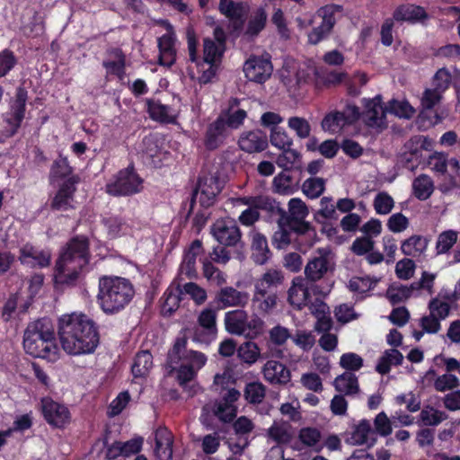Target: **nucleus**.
<instances>
[{
    "mask_svg": "<svg viewBox=\"0 0 460 460\" xmlns=\"http://www.w3.org/2000/svg\"><path fill=\"white\" fill-rule=\"evenodd\" d=\"M213 237L224 246H236L242 239V233L236 223L231 218L217 220L211 226Z\"/></svg>",
    "mask_w": 460,
    "mask_h": 460,
    "instance_id": "1a4fd4ad",
    "label": "nucleus"
},
{
    "mask_svg": "<svg viewBox=\"0 0 460 460\" xmlns=\"http://www.w3.org/2000/svg\"><path fill=\"white\" fill-rule=\"evenodd\" d=\"M224 325L229 334L252 340L261 333L264 322L255 314L251 316L244 308H237L225 314Z\"/></svg>",
    "mask_w": 460,
    "mask_h": 460,
    "instance_id": "39448f33",
    "label": "nucleus"
},
{
    "mask_svg": "<svg viewBox=\"0 0 460 460\" xmlns=\"http://www.w3.org/2000/svg\"><path fill=\"white\" fill-rule=\"evenodd\" d=\"M250 300V294L232 286L222 287L215 295L214 302L219 309L244 308Z\"/></svg>",
    "mask_w": 460,
    "mask_h": 460,
    "instance_id": "f8f14e48",
    "label": "nucleus"
},
{
    "mask_svg": "<svg viewBox=\"0 0 460 460\" xmlns=\"http://www.w3.org/2000/svg\"><path fill=\"white\" fill-rule=\"evenodd\" d=\"M374 433L370 422L363 420L354 427L349 440L352 445L371 444L374 440Z\"/></svg>",
    "mask_w": 460,
    "mask_h": 460,
    "instance_id": "ea45409f",
    "label": "nucleus"
},
{
    "mask_svg": "<svg viewBox=\"0 0 460 460\" xmlns=\"http://www.w3.org/2000/svg\"><path fill=\"white\" fill-rule=\"evenodd\" d=\"M282 153L277 157L276 164L285 171L300 168L302 165L301 154L291 146L281 150Z\"/></svg>",
    "mask_w": 460,
    "mask_h": 460,
    "instance_id": "79ce46f5",
    "label": "nucleus"
},
{
    "mask_svg": "<svg viewBox=\"0 0 460 460\" xmlns=\"http://www.w3.org/2000/svg\"><path fill=\"white\" fill-rule=\"evenodd\" d=\"M386 111L396 117L404 119H410L415 113V110L406 100L393 99L389 101Z\"/></svg>",
    "mask_w": 460,
    "mask_h": 460,
    "instance_id": "49530a36",
    "label": "nucleus"
},
{
    "mask_svg": "<svg viewBox=\"0 0 460 460\" xmlns=\"http://www.w3.org/2000/svg\"><path fill=\"white\" fill-rule=\"evenodd\" d=\"M27 93L19 88L15 94V100L11 105L10 111L5 114V121L10 126V131L13 134L20 127L25 114Z\"/></svg>",
    "mask_w": 460,
    "mask_h": 460,
    "instance_id": "5701e85b",
    "label": "nucleus"
},
{
    "mask_svg": "<svg viewBox=\"0 0 460 460\" xmlns=\"http://www.w3.org/2000/svg\"><path fill=\"white\" fill-rule=\"evenodd\" d=\"M429 313L438 319L445 320L450 313V305L438 296L432 298L429 303Z\"/></svg>",
    "mask_w": 460,
    "mask_h": 460,
    "instance_id": "774afa93",
    "label": "nucleus"
},
{
    "mask_svg": "<svg viewBox=\"0 0 460 460\" xmlns=\"http://www.w3.org/2000/svg\"><path fill=\"white\" fill-rule=\"evenodd\" d=\"M458 233L454 230L442 232L437 240L436 250L438 254L447 252L457 242Z\"/></svg>",
    "mask_w": 460,
    "mask_h": 460,
    "instance_id": "6e6d98bb",
    "label": "nucleus"
},
{
    "mask_svg": "<svg viewBox=\"0 0 460 460\" xmlns=\"http://www.w3.org/2000/svg\"><path fill=\"white\" fill-rule=\"evenodd\" d=\"M237 358L242 363L251 367L261 358V349L256 342L246 341L237 348Z\"/></svg>",
    "mask_w": 460,
    "mask_h": 460,
    "instance_id": "c9c22d12",
    "label": "nucleus"
},
{
    "mask_svg": "<svg viewBox=\"0 0 460 460\" xmlns=\"http://www.w3.org/2000/svg\"><path fill=\"white\" fill-rule=\"evenodd\" d=\"M386 297L392 305L401 304L410 297L409 289L404 285L393 284L386 291Z\"/></svg>",
    "mask_w": 460,
    "mask_h": 460,
    "instance_id": "e2e57ef3",
    "label": "nucleus"
},
{
    "mask_svg": "<svg viewBox=\"0 0 460 460\" xmlns=\"http://www.w3.org/2000/svg\"><path fill=\"white\" fill-rule=\"evenodd\" d=\"M186 346L187 338L185 336L177 337L172 348L168 352L167 366L171 371L177 369L181 361L186 362L196 372L205 366L207 362L205 354L195 350H187Z\"/></svg>",
    "mask_w": 460,
    "mask_h": 460,
    "instance_id": "6e6552de",
    "label": "nucleus"
},
{
    "mask_svg": "<svg viewBox=\"0 0 460 460\" xmlns=\"http://www.w3.org/2000/svg\"><path fill=\"white\" fill-rule=\"evenodd\" d=\"M134 294L133 285L125 278L103 276L99 279L97 301L105 314H113L123 310Z\"/></svg>",
    "mask_w": 460,
    "mask_h": 460,
    "instance_id": "20e7f679",
    "label": "nucleus"
},
{
    "mask_svg": "<svg viewBox=\"0 0 460 460\" xmlns=\"http://www.w3.org/2000/svg\"><path fill=\"white\" fill-rule=\"evenodd\" d=\"M373 205L376 214L387 215L392 211L394 201L386 192H380L375 197Z\"/></svg>",
    "mask_w": 460,
    "mask_h": 460,
    "instance_id": "0e129e2a",
    "label": "nucleus"
},
{
    "mask_svg": "<svg viewBox=\"0 0 460 460\" xmlns=\"http://www.w3.org/2000/svg\"><path fill=\"white\" fill-rule=\"evenodd\" d=\"M240 102L236 98L229 100L228 108L223 111L219 118H222L225 124L230 129H237L243 124L247 117V112L239 107Z\"/></svg>",
    "mask_w": 460,
    "mask_h": 460,
    "instance_id": "cd10ccee",
    "label": "nucleus"
},
{
    "mask_svg": "<svg viewBox=\"0 0 460 460\" xmlns=\"http://www.w3.org/2000/svg\"><path fill=\"white\" fill-rule=\"evenodd\" d=\"M290 338L291 333L287 327L280 324L272 327L269 331V340L267 341L268 352L265 358H282L284 353L280 347L284 346Z\"/></svg>",
    "mask_w": 460,
    "mask_h": 460,
    "instance_id": "aec40b11",
    "label": "nucleus"
},
{
    "mask_svg": "<svg viewBox=\"0 0 460 460\" xmlns=\"http://www.w3.org/2000/svg\"><path fill=\"white\" fill-rule=\"evenodd\" d=\"M459 385L458 377L450 373L438 376L434 381V387L438 392L453 390L458 387Z\"/></svg>",
    "mask_w": 460,
    "mask_h": 460,
    "instance_id": "338daca9",
    "label": "nucleus"
},
{
    "mask_svg": "<svg viewBox=\"0 0 460 460\" xmlns=\"http://www.w3.org/2000/svg\"><path fill=\"white\" fill-rule=\"evenodd\" d=\"M213 412L221 421L230 422L235 417L236 409L234 405L220 401L214 404Z\"/></svg>",
    "mask_w": 460,
    "mask_h": 460,
    "instance_id": "69168bd1",
    "label": "nucleus"
},
{
    "mask_svg": "<svg viewBox=\"0 0 460 460\" xmlns=\"http://www.w3.org/2000/svg\"><path fill=\"white\" fill-rule=\"evenodd\" d=\"M261 373L264 379L271 385H286L290 381L289 369L279 361L269 359L263 365Z\"/></svg>",
    "mask_w": 460,
    "mask_h": 460,
    "instance_id": "4be33fe9",
    "label": "nucleus"
},
{
    "mask_svg": "<svg viewBox=\"0 0 460 460\" xmlns=\"http://www.w3.org/2000/svg\"><path fill=\"white\" fill-rule=\"evenodd\" d=\"M62 349L70 355L93 353L99 344V334L93 320L84 314H65L58 321Z\"/></svg>",
    "mask_w": 460,
    "mask_h": 460,
    "instance_id": "f257e3e1",
    "label": "nucleus"
},
{
    "mask_svg": "<svg viewBox=\"0 0 460 460\" xmlns=\"http://www.w3.org/2000/svg\"><path fill=\"white\" fill-rule=\"evenodd\" d=\"M229 129L223 119L218 117L208 128L206 134L207 147L208 149H216L222 145L229 135Z\"/></svg>",
    "mask_w": 460,
    "mask_h": 460,
    "instance_id": "c756f323",
    "label": "nucleus"
},
{
    "mask_svg": "<svg viewBox=\"0 0 460 460\" xmlns=\"http://www.w3.org/2000/svg\"><path fill=\"white\" fill-rule=\"evenodd\" d=\"M146 103L148 113L153 119L165 123L175 121L176 114L170 106L155 100H148Z\"/></svg>",
    "mask_w": 460,
    "mask_h": 460,
    "instance_id": "72a5a7b5",
    "label": "nucleus"
},
{
    "mask_svg": "<svg viewBox=\"0 0 460 460\" xmlns=\"http://www.w3.org/2000/svg\"><path fill=\"white\" fill-rule=\"evenodd\" d=\"M403 360L402 354L396 349H386L378 359L376 370L381 374L385 375L389 373L392 366H399Z\"/></svg>",
    "mask_w": 460,
    "mask_h": 460,
    "instance_id": "a19ab883",
    "label": "nucleus"
},
{
    "mask_svg": "<svg viewBox=\"0 0 460 460\" xmlns=\"http://www.w3.org/2000/svg\"><path fill=\"white\" fill-rule=\"evenodd\" d=\"M365 111L363 119L365 123L370 128H386V106L382 104L381 96L377 95L373 99L365 100Z\"/></svg>",
    "mask_w": 460,
    "mask_h": 460,
    "instance_id": "4468645a",
    "label": "nucleus"
},
{
    "mask_svg": "<svg viewBox=\"0 0 460 460\" xmlns=\"http://www.w3.org/2000/svg\"><path fill=\"white\" fill-rule=\"evenodd\" d=\"M54 326L48 318L30 323L24 332L23 348L34 358L56 360L58 348L55 342Z\"/></svg>",
    "mask_w": 460,
    "mask_h": 460,
    "instance_id": "7ed1b4c3",
    "label": "nucleus"
},
{
    "mask_svg": "<svg viewBox=\"0 0 460 460\" xmlns=\"http://www.w3.org/2000/svg\"><path fill=\"white\" fill-rule=\"evenodd\" d=\"M288 223L302 221L309 214L306 204L299 198H293L288 203Z\"/></svg>",
    "mask_w": 460,
    "mask_h": 460,
    "instance_id": "a18cd8bd",
    "label": "nucleus"
},
{
    "mask_svg": "<svg viewBox=\"0 0 460 460\" xmlns=\"http://www.w3.org/2000/svg\"><path fill=\"white\" fill-rule=\"evenodd\" d=\"M19 260L22 264L44 268L50 264L51 252L48 249H40L31 243H25L20 248Z\"/></svg>",
    "mask_w": 460,
    "mask_h": 460,
    "instance_id": "dca6fc26",
    "label": "nucleus"
},
{
    "mask_svg": "<svg viewBox=\"0 0 460 460\" xmlns=\"http://www.w3.org/2000/svg\"><path fill=\"white\" fill-rule=\"evenodd\" d=\"M393 16L398 22H416L426 18V12L420 6L407 4L397 7Z\"/></svg>",
    "mask_w": 460,
    "mask_h": 460,
    "instance_id": "4c0bfd02",
    "label": "nucleus"
},
{
    "mask_svg": "<svg viewBox=\"0 0 460 460\" xmlns=\"http://www.w3.org/2000/svg\"><path fill=\"white\" fill-rule=\"evenodd\" d=\"M238 145L246 153H259L267 148L268 137L261 130L245 131L241 134Z\"/></svg>",
    "mask_w": 460,
    "mask_h": 460,
    "instance_id": "393cba45",
    "label": "nucleus"
},
{
    "mask_svg": "<svg viewBox=\"0 0 460 460\" xmlns=\"http://www.w3.org/2000/svg\"><path fill=\"white\" fill-rule=\"evenodd\" d=\"M420 419L426 426H438L447 419V414L432 406H425L420 413Z\"/></svg>",
    "mask_w": 460,
    "mask_h": 460,
    "instance_id": "09e8293b",
    "label": "nucleus"
},
{
    "mask_svg": "<svg viewBox=\"0 0 460 460\" xmlns=\"http://www.w3.org/2000/svg\"><path fill=\"white\" fill-rule=\"evenodd\" d=\"M111 54L115 58L112 61H104L103 66L108 72L121 75L124 74L126 58L122 50L119 49H114L111 51Z\"/></svg>",
    "mask_w": 460,
    "mask_h": 460,
    "instance_id": "5fc2aeb1",
    "label": "nucleus"
},
{
    "mask_svg": "<svg viewBox=\"0 0 460 460\" xmlns=\"http://www.w3.org/2000/svg\"><path fill=\"white\" fill-rule=\"evenodd\" d=\"M272 65L268 58L251 57L243 65L245 77L258 84L264 83L272 74Z\"/></svg>",
    "mask_w": 460,
    "mask_h": 460,
    "instance_id": "ddd939ff",
    "label": "nucleus"
},
{
    "mask_svg": "<svg viewBox=\"0 0 460 460\" xmlns=\"http://www.w3.org/2000/svg\"><path fill=\"white\" fill-rule=\"evenodd\" d=\"M198 323L208 333L215 334L217 332V312L212 308L203 309L199 314Z\"/></svg>",
    "mask_w": 460,
    "mask_h": 460,
    "instance_id": "4d7b16f0",
    "label": "nucleus"
},
{
    "mask_svg": "<svg viewBox=\"0 0 460 460\" xmlns=\"http://www.w3.org/2000/svg\"><path fill=\"white\" fill-rule=\"evenodd\" d=\"M155 454L160 460H170L172 456V436L167 429L155 433Z\"/></svg>",
    "mask_w": 460,
    "mask_h": 460,
    "instance_id": "473e14b6",
    "label": "nucleus"
},
{
    "mask_svg": "<svg viewBox=\"0 0 460 460\" xmlns=\"http://www.w3.org/2000/svg\"><path fill=\"white\" fill-rule=\"evenodd\" d=\"M346 124L345 119L341 111L328 113L322 120L321 126L324 131L336 133L340 131Z\"/></svg>",
    "mask_w": 460,
    "mask_h": 460,
    "instance_id": "603ef678",
    "label": "nucleus"
},
{
    "mask_svg": "<svg viewBox=\"0 0 460 460\" xmlns=\"http://www.w3.org/2000/svg\"><path fill=\"white\" fill-rule=\"evenodd\" d=\"M250 235L252 239V259L258 265L267 263L270 258L271 252L269 249L266 237L257 231H252Z\"/></svg>",
    "mask_w": 460,
    "mask_h": 460,
    "instance_id": "c85d7f7f",
    "label": "nucleus"
},
{
    "mask_svg": "<svg viewBox=\"0 0 460 460\" xmlns=\"http://www.w3.org/2000/svg\"><path fill=\"white\" fill-rule=\"evenodd\" d=\"M41 411L46 421L55 428H64L71 420L68 408L49 397L41 399Z\"/></svg>",
    "mask_w": 460,
    "mask_h": 460,
    "instance_id": "9d476101",
    "label": "nucleus"
},
{
    "mask_svg": "<svg viewBox=\"0 0 460 460\" xmlns=\"http://www.w3.org/2000/svg\"><path fill=\"white\" fill-rule=\"evenodd\" d=\"M429 240L420 234H413L401 243L402 252L408 257L419 259L425 255Z\"/></svg>",
    "mask_w": 460,
    "mask_h": 460,
    "instance_id": "7c9ffc66",
    "label": "nucleus"
},
{
    "mask_svg": "<svg viewBox=\"0 0 460 460\" xmlns=\"http://www.w3.org/2000/svg\"><path fill=\"white\" fill-rule=\"evenodd\" d=\"M266 438L279 446L288 445L294 438L293 427L288 420H275L266 430Z\"/></svg>",
    "mask_w": 460,
    "mask_h": 460,
    "instance_id": "b1692460",
    "label": "nucleus"
},
{
    "mask_svg": "<svg viewBox=\"0 0 460 460\" xmlns=\"http://www.w3.org/2000/svg\"><path fill=\"white\" fill-rule=\"evenodd\" d=\"M270 143L273 146L283 150L293 146V139L285 130L273 128L270 130Z\"/></svg>",
    "mask_w": 460,
    "mask_h": 460,
    "instance_id": "680f3d73",
    "label": "nucleus"
},
{
    "mask_svg": "<svg viewBox=\"0 0 460 460\" xmlns=\"http://www.w3.org/2000/svg\"><path fill=\"white\" fill-rule=\"evenodd\" d=\"M284 273L281 270L276 268L267 269L254 281L253 290L264 293H275L274 289L278 288L284 282Z\"/></svg>",
    "mask_w": 460,
    "mask_h": 460,
    "instance_id": "a878e982",
    "label": "nucleus"
},
{
    "mask_svg": "<svg viewBox=\"0 0 460 460\" xmlns=\"http://www.w3.org/2000/svg\"><path fill=\"white\" fill-rule=\"evenodd\" d=\"M413 195L420 200L428 199L434 191V182L427 174H420L412 182Z\"/></svg>",
    "mask_w": 460,
    "mask_h": 460,
    "instance_id": "37998d69",
    "label": "nucleus"
},
{
    "mask_svg": "<svg viewBox=\"0 0 460 460\" xmlns=\"http://www.w3.org/2000/svg\"><path fill=\"white\" fill-rule=\"evenodd\" d=\"M305 280L301 278L293 279L292 286L288 289V300L291 305L301 309L305 306L310 297L308 288L305 284Z\"/></svg>",
    "mask_w": 460,
    "mask_h": 460,
    "instance_id": "2f4dec72",
    "label": "nucleus"
},
{
    "mask_svg": "<svg viewBox=\"0 0 460 460\" xmlns=\"http://www.w3.org/2000/svg\"><path fill=\"white\" fill-rule=\"evenodd\" d=\"M378 279L369 277H353L349 279L348 288L354 293L363 294L373 289Z\"/></svg>",
    "mask_w": 460,
    "mask_h": 460,
    "instance_id": "864d4df0",
    "label": "nucleus"
},
{
    "mask_svg": "<svg viewBox=\"0 0 460 460\" xmlns=\"http://www.w3.org/2000/svg\"><path fill=\"white\" fill-rule=\"evenodd\" d=\"M79 181L78 176L68 178L54 196L50 208L54 210L66 211L74 208V193L75 184Z\"/></svg>",
    "mask_w": 460,
    "mask_h": 460,
    "instance_id": "f3484780",
    "label": "nucleus"
},
{
    "mask_svg": "<svg viewBox=\"0 0 460 460\" xmlns=\"http://www.w3.org/2000/svg\"><path fill=\"white\" fill-rule=\"evenodd\" d=\"M266 394V387L261 382H252L245 385L243 395L246 401L252 404L261 403Z\"/></svg>",
    "mask_w": 460,
    "mask_h": 460,
    "instance_id": "8fccbe9b",
    "label": "nucleus"
},
{
    "mask_svg": "<svg viewBox=\"0 0 460 460\" xmlns=\"http://www.w3.org/2000/svg\"><path fill=\"white\" fill-rule=\"evenodd\" d=\"M341 5L327 4L325 6L321 7L317 11V14L323 19L322 23L325 24L331 29H333L336 23V14L341 13Z\"/></svg>",
    "mask_w": 460,
    "mask_h": 460,
    "instance_id": "bf43d9fd",
    "label": "nucleus"
},
{
    "mask_svg": "<svg viewBox=\"0 0 460 460\" xmlns=\"http://www.w3.org/2000/svg\"><path fill=\"white\" fill-rule=\"evenodd\" d=\"M296 450L309 449L314 452H320L322 446V432L316 427H303L296 436V442L294 447Z\"/></svg>",
    "mask_w": 460,
    "mask_h": 460,
    "instance_id": "412c9836",
    "label": "nucleus"
},
{
    "mask_svg": "<svg viewBox=\"0 0 460 460\" xmlns=\"http://www.w3.org/2000/svg\"><path fill=\"white\" fill-rule=\"evenodd\" d=\"M153 366L152 354L148 350H142L136 355L131 371L135 378H144L150 373Z\"/></svg>",
    "mask_w": 460,
    "mask_h": 460,
    "instance_id": "58836bf2",
    "label": "nucleus"
},
{
    "mask_svg": "<svg viewBox=\"0 0 460 460\" xmlns=\"http://www.w3.org/2000/svg\"><path fill=\"white\" fill-rule=\"evenodd\" d=\"M218 8L221 13L231 21L234 31L242 30L243 17L247 12L246 5L243 3H235L233 0H220Z\"/></svg>",
    "mask_w": 460,
    "mask_h": 460,
    "instance_id": "bb28decb",
    "label": "nucleus"
},
{
    "mask_svg": "<svg viewBox=\"0 0 460 460\" xmlns=\"http://www.w3.org/2000/svg\"><path fill=\"white\" fill-rule=\"evenodd\" d=\"M182 290L180 284L176 286L171 285L164 292L162 297V314L164 315H171L175 312L181 300Z\"/></svg>",
    "mask_w": 460,
    "mask_h": 460,
    "instance_id": "f704fd0d",
    "label": "nucleus"
},
{
    "mask_svg": "<svg viewBox=\"0 0 460 460\" xmlns=\"http://www.w3.org/2000/svg\"><path fill=\"white\" fill-rule=\"evenodd\" d=\"M336 267L335 256L328 246L317 248L308 259L304 274L306 283L314 284L332 275Z\"/></svg>",
    "mask_w": 460,
    "mask_h": 460,
    "instance_id": "423d86ee",
    "label": "nucleus"
},
{
    "mask_svg": "<svg viewBox=\"0 0 460 460\" xmlns=\"http://www.w3.org/2000/svg\"><path fill=\"white\" fill-rule=\"evenodd\" d=\"M88 262L89 243L87 238L77 236L72 239L56 262L55 283L58 285L73 284Z\"/></svg>",
    "mask_w": 460,
    "mask_h": 460,
    "instance_id": "f03ea898",
    "label": "nucleus"
},
{
    "mask_svg": "<svg viewBox=\"0 0 460 460\" xmlns=\"http://www.w3.org/2000/svg\"><path fill=\"white\" fill-rule=\"evenodd\" d=\"M203 252L202 242L199 239L190 243L189 247L184 251L183 258L179 268L178 277L182 279H196L198 277L197 271V258Z\"/></svg>",
    "mask_w": 460,
    "mask_h": 460,
    "instance_id": "2eb2a0df",
    "label": "nucleus"
},
{
    "mask_svg": "<svg viewBox=\"0 0 460 460\" xmlns=\"http://www.w3.org/2000/svg\"><path fill=\"white\" fill-rule=\"evenodd\" d=\"M325 190V181L323 178L311 177L302 185V190L310 199L320 197Z\"/></svg>",
    "mask_w": 460,
    "mask_h": 460,
    "instance_id": "3c124183",
    "label": "nucleus"
},
{
    "mask_svg": "<svg viewBox=\"0 0 460 460\" xmlns=\"http://www.w3.org/2000/svg\"><path fill=\"white\" fill-rule=\"evenodd\" d=\"M143 179L131 166L119 171L106 184V191L110 195L131 196L141 192Z\"/></svg>",
    "mask_w": 460,
    "mask_h": 460,
    "instance_id": "0eeeda50",
    "label": "nucleus"
},
{
    "mask_svg": "<svg viewBox=\"0 0 460 460\" xmlns=\"http://www.w3.org/2000/svg\"><path fill=\"white\" fill-rule=\"evenodd\" d=\"M266 20V12L261 8L258 9L249 20L245 33L252 37L258 35L265 27Z\"/></svg>",
    "mask_w": 460,
    "mask_h": 460,
    "instance_id": "13d9d810",
    "label": "nucleus"
},
{
    "mask_svg": "<svg viewBox=\"0 0 460 460\" xmlns=\"http://www.w3.org/2000/svg\"><path fill=\"white\" fill-rule=\"evenodd\" d=\"M221 182L216 176L210 175L200 178L192 195V203L198 201L202 207H210L214 203L217 195L221 191Z\"/></svg>",
    "mask_w": 460,
    "mask_h": 460,
    "instance_id": "9b49d317",
    "label": "nucleus"
},
{
    "mask_svg": "<svg viewBox=\"0 0 460 460\" xmlns=\"http://www.w3.org/2000/svg\"><path fill=\"white\" fill-rule=\"evenodd\" d=\"M335 389L344 395H354L359 391L358 377L351 372H345L334 379Z\"/></svg>",
    "mask_w": 460,
    "mask_h": 460,
    "instance_id": "e433bc0d",
    "label": "nucleus"
},
{
    "mask_svg": "<svg viewBox=\"0 0 460 460\" xmlns=\"http://www.w3.org/2000/svg\"><path fill=\"white\" fill-rule=\"evenodd\" d=\"M288 126L299 138L305 139L310 136L311 126L305 118L290 117L288 120Z\"/></svg>",
    "mask_w": 460,
    "mask_h": 460,
    "instance_id": "052dcab7",
    "label": "nucleus"
},
{
    "mask_svg": "<svg viewBox=\"0 0 460 460\" xmlns=\"http://www.w3.org/2000/svg\"><path fill=\"white\" fill-rule=\"evenodd\" d=\"M204 278L216 286H223L226 283V275L216 267L208 258L201 261Z\"/></svg>",
    "mask_w": 460,
    "mask_h": 460,
    "instance_id": "c03bdc74",
    "label": "nucleus"
},
{
    "mask_svg": "<svg viewBox=\"0 0 460 460\" xmlns=\"http://www.w3.org/2000/svg\"><path fill=\"white\" fill-rule=\"evenodd\" d=\"M167 33L158 38L159 64L164 66H171L176 60V37L172 26L164 22Z\"/></svg>",
    "mask_w": 460,
    "mask_h": 460,
    "instance_id": "a211bd4d",
    "label": "nucleus"
},
{
    "mask_svg": "<svg viewBox=\"0 0 460 460\" xmlns=\"http://www.w3.org/2000/svg\"><path fill=\"white\" fill-rule=\"evenodd\" d=\"M279 296L277 293H264L260 291H252L251 298V306L253 311L252 314L260 317L272 314L279 305Z\"/></svg>",
    "mask_w": 460,
    "mask_h": 460,
    "instance_id": "6ab92c4d",
    "label": "nucleus"
},
{
    "mask_svg": "<svg viewBox=\"0 0 460 460\" xmlns=\"http://www.w3.org/2000/svg\"><path fill=\"white\" fill-rule=\"evenodd\" d=\"M224 48L209 38L203 41V61L207 64H216L220 60Z\"/></svg>",
    "mask_w": 460,
    "mask_h": 460,
    "instance_id": "de8ad7c7",
    "label": "nucleus"
}]
</instances>
